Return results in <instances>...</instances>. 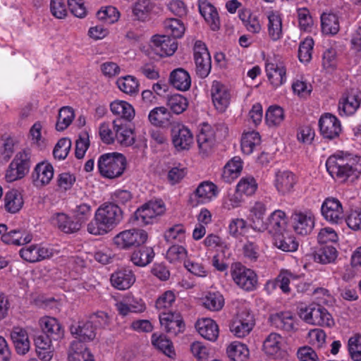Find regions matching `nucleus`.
<instances>
[{
  "mask_svg": "<svg viewBox=\"0 0 361 361\" xmlns=\"http://www.w3.org/2000/svg\"><path fill=\"white\" fill-rule=\"evenodd\" d=\"M123 219V212L118 204L105 203L97 209L87 229L92 235H104L118 225Z\"/></svg>",
  "mask_w": 361,
  "mask_h": 361,
  "instance_id": "nucleus-1",
  "label": "nucleus"
},
{
  "mask_svg": "<svg viewBox=\"0 0 361 361\" xmlns=\"http://www.w3.org/2000/svg\"><path fill=\"white\" fill-rule=\"evenodd\" d=\"M326 166L329 174L341 180L350 176L357 178L361 174V157L351 154H336L328 158Z\"/></svg>",
  "mask_w": 361,
  "mask_h": 361,
  "instance_id": "nucleus-2",
  "label": "nucleus"
},
{
  "mask_svg": "<svg viewBox=\"0 0 361 361\" xmlns=\"http://www.w3.org/2000/svg\"><path fill=\"white\" fill-rule=\"evenodd\" d=\"M100 174L107 178L120 177L126 168V157L121 153L113 152L101 155L97 162Z\"/></svg>",
  "mask_w": 361,
  "mask_h": 361,
  "instance_id": "nucleus-3",
  "label": "nucleus"
},
{
  "mask_svg": "<svg viewBox=\"0 0 361 361\" xmlns=\"http://www.w3.org/2000/svg\"><path fill=\"white\" fill-rule=\"evenodd\" d=\"M231 275L234 283L246 291L255 290L257 284V276L251 269L240 262H234L231 267Z\"/></svg>",
  "mask_w": 361,
  "mask_h": 361,
  "instance_id": "nucleus-4",
  "label": "nucleus"
},
{
  "mask_svg": "<svg viewBox=\"0 0 361 361\" xmlns=\"http://www.w3.org/2000/svg\"><path fill=\"white\" fill-rule=\"evenodd\" d=\"M164 202L161 200H150L138 208L133 214V220L138 226L152 224L153 220L165 212Z\"/></svg>",
  "mask_w": 361,
  "mask_h": 361,
  "instance_id": "nucleus-5",
  "label": "nucleus"
},
{
  "mask_svg": "<svg viewBox=\"0 0 361 361\" xmlns=\"http://www.w3.org/2000/svg\"><path fill=\"white\" fill-rule=\"evenodd\" d=\"M299 314L305 322L313 325L331 326L334 323L330 313L319 304L301 308Z\"/></svg>",
  "mask_w": 361,
  "mask_h": 361,
  "instance_id": "nucleus-6",
  "label": "nucleus"
},
{
  "mask_svg": "<svg viewBox=\"0 0 361 361\" xmlns=\"http://www.w3.org/2000/svg\"><path fill=\"white\" fill-rule=\"evenodd\" d=\"M255 325L253 314L247 307H241L230 324V331L238 338L247 336Z\"/></svg>",
  "mask_w": 361,
  "mask_h": 361,
  "instance_id": "nucleus-7",
  "label": "nucleus"
},
{
  "mask_svg": "<svg viewBox=\"0 0 361 361\" xmlns=\"http://www.w3.org/2000/svg\"><path fill=\"white\" fill-rule=\"evenodd\" d=\"M147 240V233L144 230L128 229L123 231L113 238L114 245L121 250H129L143 245Z\"/></svg>",
  "mask_w": 361,
  "mask_h": 361,
  "instance_id": "nucleus-8",
  "label": "nucleus"
},
{
  "mask_svg": "<svg viewBox=\"0 0 361 361\" xmlns=\"http://www.w3.org/2000/svg\"><path fill=\"white\" fill-rule=\"evenodd\" d=\"M30 167V154L26 151L18 152L6 170V181L11 183L23 178L28 173Z\"/></svg>",
  "mask_w": 361,
  "mask_h": 361,
  "instance_id": "nucleus-9",
  "label": "nucleus"
},
{
  "mask_svg": "<svg viewBox=\"0 0 361 361\" xmlns=\"http://www.w3.org/2000/svg\"><path fill=\"white\" fill-rule=\"evenodd\" d=\"M171 136L172 144L178 152L189 149L193 143L191 130L180 122H173L171 124Z\"/></svg>",
  "mask_w": 361,
  "mask_h": 361,
  "instance_id": "nucleus-10",
  "label": "nucleus"
},
{
  "mask_svg": "<svg viewBox=\"0 0 361 361\" xmlns=\"http://www.w3.org/2000/svg\"><path fill=\"white\" fill-rule=\"evenodd\" d=\"M294 231L300 235H307L314 227L315 217L310 210H295L290 217Z\"/></svg>",
  "mask_w": 361,
  "mask_h": 361,
  "instance_id": "nucleus-11",
  "label": "nucleus"
},
{
  "mask_svg": "<svg viewBox=\"0 0 361 361\" xmlns=\"http://www.w3.org/2000/svg\"><path fill=\"white\" fill-rule=\"evenodd\" d=\"M194 59L197 75L201 78L208 76L212 68L211 56L206 45L201 41H197L194 45Z\"/></svg>",
  "mask_w": 361,
  "mask_h": 361,
  "instance_id": "nucleus-12",
  "label": "nucleus"
},
{
  "mask_svg": "<svg viewBox=\"0 0 361 361\" xmlns=\"http://www.w3.org/2000/svg\"><path fill=\"white\" fill-rule=\"evenodd\" d=\"M217 194L218 189L215 184L209 181H204L190 195L188 204L192 207H197L200 204L211 201Z\"/></svg>",
  "mask_w": 361,
  "mask_h": 361,
  "instance_id": "nucleus-13",
  "label": "nucleus"
},
{
  "mask_svg": "<svg viewBox=\"0 0 361 361\" xmlns=\"http://www.w3.org/2000/svg\"><path fill=\"white\" fill-rule=\"evenodd\" d=\"M159 322L165 331L171 336H177L185 330L183 317L179 312H162L159 314Z\"/></svg>",
  "mask_w": 361,
  "mask_h": 361,
  "instance_id": "nucleus-14",
  "label": "nucleus"
},
{
  "mask_svg": "<svg viewBox=\"0 0 361 361\" xmlns=\"http://www.w3.org/2000/svg\"><path fill=\"white\" fill-rule=\"evenodd\" d=\"M321 212L326 221L334 224H340L344 218L342 204L334 197H328L324 201Z\"/></svg>",
  "mask_w": 361,
  "mask_h": 361,
  "instance_id": "nucleus-15",
  "label": "nucleus"
},
{
  "mask_svg": "<svg viewBox=\"0 0 361 361\" xmlns=\"http://www.w3.org/2000/svg\"><path fill=\"white\" fill-rule=\"evenodd\" d=\"M361 99L357 90L350 89L345 92L338 103V111L341 116L353 115L360 107Z\"/></svg>",
  "mask_w": 361,
  "mask_h": 361,
  "instance_id": "nucleus-16",
  "label": "nucleus"
},
{
  "mask_svg": "<svg viewBox=\"0 0 361 361\" xmlns=\"http://www.w3.org/2000/svg\"><path fill=\"white\" fill-rule=\"evenodd\" d=\"M197 142L200 152L203 156H208L211 154L216 145L215 131L209 124H203L198 135Z\"/></svg>",
  "mask_w": 361,
  "mask_h": 361,
  "instance_id": "nucleus-17",
  "label": "nucleus"
},
{
  "mask_svg": "<svg viewBox=\"0 0 361 361\" xmlns=\"http://www.w3.org/2000/svg\"><path fill=\"white\" fill-rule=\"evenodd\" d=\"M71 334L76 338L85 342L93 341L97 335L95 327L87 317L85 319L72 324L70 326Z\"/></svg>",
  "mask_w": 361,
  "mask_h": 361,
  "instance_id": "nucleus-18",
  "label": "nucleus"
},
{
  "mask_svg": "<svg viewBox=\"0 0 361 361\" xmlns=\"http://www.w3.org/2000/svg\"><path fill=\"white\" fill-rule=\"evenodd\" d=\"M269 322L272 326L288 333H294L298 329L295 318L290 312H279L271 314Z\"/></svg>",
  "mask_w": 361,
  "mask_h": 361,
  "instance_id": "nucleus-19",
  "label": "nucleus"
},
{
  "mask_svg": "<svg viewBox=\"0 0 361 361\" xmlns=\"http://www.w3.org/2000/svg\"><path fill=\"white\" fill-rule=\"evenodd\" d=\"M212 102L216 109L224 111L230 103L231 94L228 88L217 80L212 82L211 87Z\"/></svg>",
  "mask_w": 361,
  "mask_h": 361,
  "instance_id": "nucleus-20",
  "label": "nucleus"
},
{
  "mask_svg": "<svg viewBox=\"0 0 361 361\" xmlns=\"http://www.w3.org/2000/svg\"><path fill=\"white\" fill-rule=\"evenodd\" d=\"M319 126L323 137L329 140L338 137L341 131L340 121L331 114H325L321 116Z\"/></svg>",
  "mask_w": 361,
  "mask_h": 361,
  "instance_id": "nucleus-21",
  "label": "nucleus"
},
{
  "mask_svg": "<svg viewBox=\"0 0 361 361\" xmlns=\"http://www.w3.org/2000/svg\"><path fill=\"white\" fill-rule=\"evenodd\" d=\"M152 47L160 56H171L178 48L176 39L169 35H154L152 38Z\"/></svg>",
  "mask_w": 361,
  "mask_h": 361,
  "instance_id": "nucleus-22",
  "label": "nucleus"
},
{
  "mask_svg": "<svg viewBox=\"0 0 361 361\" xmlns=\"http://www.w3.org/2000/svg\"><path fill=\"white\" fill-rule=\"evenodd\" d=\"M266 72L271 85L277 87L286 80V70L283 62L276 59L266 63Z\"/></svg>",
  "mask_w": 361,
  "mask_h": 361,
  "instance_id": "nucleus-23",
  "label": "nucleus"
},
{
  "mask_svg": "<svg viewBox=\"0 0 361 361\" xmlns=\"http://www.w3.org/2000/svg\"><path fill=\"white\" fill-rule=\"evenodd\" d=\"M54 177V168L48 162L42 161L37 164L32 173L33 184L36 187L48 185Z\"/></svg>",
  "mask_w": 361,
  "mask_h": 361,
  "instance_id": "nucleus-24",
  "label": "nucleus"
},
{
  "mask_svg": "<svg viewBox=\"0 0 361 361\" xmlns=\"http://www.w3.org/2000/svg\"><path fill=\"white\" fill-rule=\"evenodd\" d=\"M110 281L115 288L127 290L135 283V276L130 269L122 268L111 274Z\"/></svg>",
  "mask_w": 361,
  "mask_h": 361,
  "instance_id": "nucleus-25",
  "label": "nucleus"
},
{
  "mask_svg": "<svg viewBox=\"0 0 361 361\" xmlns=\"http://www.w3.org/2000/svg\"><path fill=\"white\" fill-rule=\"evenodd\" d=\"M266 210V205L262 202H256L251 207L249 221L253 230L261 233L267 231L268 226L264 221Z\"/></svg>",
  "mask_w": 361,
  "mask_h": 361,
  "instance_id": "nucleus-26",
  "label": "nucleus"
},
{
  "mask_svg": "<svg viewBox=\"0 0 361 361\" xmlns=\"http://www.w3.org/2000/svg\"><path fill=\"white\" fill-rule=\"evenodd\" d=\"M40 326L45 334L44 336L50 340L58 341L61 339L64 336V331L59 322L50 317H44L39 320Z\"/></svg>",
  "mask_w": 361,
  "mask_h": 361,
  "instance_id": "nucleus-27",
  "label": "nucleus"
},
{
  "mask_svg": "<svg viewBox=\"0 0 361 361\" xmlns=\"http://www.w3.org/2000/svg\"><path fill=\"white\" fill-rule=\"evenodd\" d=\"M199 11L210 28L218 30L220 27V20L216 8L206 0L199 1Z\"/></svg>",
  "mask_w": 361,
  "mask_h": 361,
  "instance_id": "nucleus-28",
  "label": "nucleus"
},
{
  "mask_svg": "<svg viewBox=\"0 0 361 361\" xmlns=\"http://www.w3.org/2000/svg\"><path fill=\"white\" fill-rule=\"evenodd\" d=\"M198 333L205 339L215 341L219 334V326L210 318H202L195 324Z\"/></svg>",
  "mask_w": 361,
  "mask_h": 361,
  "instance_id": "nucleus-29",
  "label": "nucleus"
},
{
  "mask_svg": "<svg viewBox=\"0 0 361 361\" xmlns=\"http://www.w3.org/2000/svg\"><path fill=\"white\" fill-rule=\"evenodd\" d=\"M10 336L16 353L19 355H25L30 348L27 331L20 327H13Z\"/></svg>",
  "mask_w": 361,
  "mask_h": 361,
  "instance_id": "nucleus-30",
  "label": "nucleus"
},
{
  "mask_svg": "<svg viewBox=\"0 0 361 361\" xmlns=\"http://www.w3.org/2000/svg\"><path fill=\"white\" fill-rule=\"evenodd\" d=\"M296 183L295 175L288 171H279L276 174L275 187L281 195H286L292 192Z\"/></svg>",
  "mask_w": 361,
  "mask_h": 361,
  "instance_id": "nucleus-31",
  "label": "nucleus"
},
{
  "mask_svg": "<svg viewBox=\"0 0 361 361\" xmlns=\"http://www.w3.org/2000/svg\"><path fill=\"white\" fill-rule=\"evenodd\" d=\"M84 342L77 339L71 343L68 350V361H87L94 358L92 354L83 343Z\"/></svg>",
  "mask_w": 361,
  "mask_h": 361,
  "instance_id": "nucleus-32",
  "label": "nucleus"
},
{
  "mask_svg": "<svg viewBox=\"0 0 361 361\" xmlns=\"http://www.w3.org/2000/svg\"><path fill=\"white\" fill-rule=\"evenodd\" d=\"M267 223V229L273 235L285 231L286 215L283 211L276 210L271 213Z\"/></svg>",
  "mask_w": 361,
  "mask_h": 361,
  "instance_id": "nucleus-33",
  "label": "nucleus"
},
{
  "mask_svg": "<svg viewBox=\"0 0 361 361\" xmlns=\"http://www.w3.org/2000/svg\"><path fill=\"white\" fill-rule=\"evenodd\" d=\"M35 341L38 357L42 361H50L54 355L51 341L44 335H39Z\"/></svg>",
  "mask_w": 361,
  "mask_h": 361,
  "instance_id": "nucleus-34",
  "label": "nucleus"
},
{
  "mask_svg": "<svg viewBox=\"0 0 361 361\" xmlns=\"http://www.w3.org/2000/svg\"><path fill=\"white\" fill-rule=\"evenodd\" d=\"M170 82L175 88L180 91L189 90L191 85L189 73L181 68H176L171 73Z\"/></svg>",
  "mask_w": 361,
  "mask_h": 361,
  "instance_id": "nucleus-35",
  "label": "nucleus"
},
{
  "mask_svg": "<svg viewBox=\"0 0 361 361\" xmlns=\"http://www.w3.org/2000/svg\"><path fill=\"white\" fill-rule=\"evenodd\" d=\"M274 236V245L283 252H294L298 247L295 238L287 232H282Z\"/></svg>",
  "mask_w": 361,
  "mask_h": 361,
  "instance_id": "nucleus-36",
  "label": "nucleus"
},
{
  "mask_svg": "<svg viewBox=\"0 0 361 361\" xmlns=\"http://www.w3.org/2000/svg\"><path fill=\"white\" fill-rule=\"evenodd\" d=\"M337 257L338 251L332 245H322L313 253L314 261L322 264L334 262Z\"/></svg>",
  "mask_w": 361,
  "mask_h": 361,
  "instance_id": "nucleus-37",
  "label": "nucleus"
},
{
  "mask_svg": "<svg viewBox=\"0 0 361 361\" xmlns=\"http://www.w3.org/2000/svg\"><path fill=\"white\" fill-rule=\"evenodd\" d=\"M243 169L241 159L233 157L224 167L221 178L226 183H231L235 179Z\"/></svg>",
  "mask_w": 361,
  "mask_h": 361,
  "instance_id": "nucleus-38",
  "label": "nucleus"
},
{
  "mask_svg": "<svg viewBox=\"0 0 361 361\" xmlns=\"http://www.w3.org/2000/svg\"><path fill=\"white\" fill-rule=\"evenodd\" d=\"M154 8V4L152 0H137L133 8V16L137 20L147 21Z\"/></svg>",
  "mask_w": 361,
  "mask_h": 361,
  "instance_id": "nucleus-39",
  "label": "nucleus"
},
{
  "mask_svg": "<svg viewBox=\"0 0 361 361\" xmlns=\"http://www.w3.org/2000/svg\"><path fill=\"white\" fill-rule=\"evenodd\" d=\"M113 125L116 140L119 143L126 146H129L134 143L133 131L123 126L121 119L114 120Z\"/></svg>",
  "mask_w": 361,
  "mask_h": 361,
  "instance_id": "nucleus-40",
  "label": "nucleus"
},
{
  "mask_svg": "<svg viewBox=\"0 0 361 361\" xmlns=\"http://www.w3.org/2000/svg\"><path fill=\"white\" fill-rule=\"evenodd\" d=\"M139 247V249L133 252L130 260L136 266L145 267L149 264L154 258V250L150 247L141 245Z\"/></svg>",
  "mask_w": 361,
  "mask_h": 361,
  "instance_id": "nucleus-41",
  "label": "nucleus"
},
{
  "mask_svg": "<svg viewBox=\"0 0 361 361\" xmlns=\"http://www.w3.org/2000/svg\"><path fill=\"white\" fill-rule=\"evenodd\" d=\"M110 109L114 114L121 116L119 119L130 121L135 116V111L132 105L124 101H114L111 103Z\"/></svg>",
  "mask_w": 361,
  "mask_h": 361,
  "instance_id": "nucleus-42",
  "label": "nucleus"
},
{
  "mask_svg": "<svg viewBox=\"0 0 361 361\" xmlns=\"http://www.w3.org/2000/svg\"><path fill=\"white\" fill-rule=\"evenodd\" d=\"M23 205V196L18 190L13 189L6 192L4 197V207L7 212L16 213Z\"/></svg>",
  "mask_w": 361,
  "mask_h": 361,
  "instance_id": "nucleus-43",
  "label": "nucleus"
},
{
  "mask_svg": "<svg viewBox=\"0 0 361 361\" xmlns=\"http://www.w3.org/2000/svg\"><path fill=\"white\" fill-rule=\"evenodd\" d=\"M54 220L59 228L66 233H73L80 228V223L71 220L68 215L63 213L56 214Z\"/></svg>",
  "mask_w": 361,
  "mask_h": 361,
  "instance_id": "nucleus-44",
  "label": "nucleus"
},
{
  "mask_svg": "<svg viewBox=\"0 0 361 361\" xmlns=\"http://www.w3.org/2000/svg\"><path fill=\"white\" fill-rule=\"evenodd\" d=\"M227 355L231 361H245L249 356V350L245 344L233 342L227 348Z\"/></svg>",
  "mask_w": 361,
  "mask_h": 361,
  "instance_id": "nucleus-45",
  "label": "nucleus"
},
{
  "mask_svg": "<svg viewBox=\"0 0 361 361\" xmlns=\"http://www.w3.org/2000/svg\"><path fill=\"white\" fill-rule=\"evenodd\" d=\"M261 141L259 133L250 131L243 135L241 139V149L244 154H250L255 147L259 145Z\"/></svg>",
  "mask_w": 361,
  "mask_h": 361,
  "instance_id": "nucleus-46",
  "label": "nucleus"
},
{
  "mask_svg": "<svg viewBox=\"0 0 361 361\" xmlns=\"http://www.w3.org/2000/svg\"><path fill=\"white\" fill-rule=\"evenodd\" d=\"M321 23L322 32L326 34L335 35L340 28L338 18L334 13H323Z\"/></svg>",
  "mask_w": 361,
  "mask_h": 361,
  "instance_id": "nucleus-47",
  "label": "nucleus"
},
{
  "mask_svg": "<svg viewBox=\"0 0 361 361\" xmlns=\"http://www.w3.org/2000/svg\"><path fill=\"white\" fill-rule=\"evenodd\" d=\"M282 344V337L276 333H271L267 336L263 343V350L266 354L274 355L278 353Z\"/></svg>",
  "mask_w": 361,
  "mask_h": 361,
  "instance_id": "nucleus-48",
  "label": "nucleus"
},
{
  "mask_svg": "<svg viewBox=\"0 0 361 361\" xmlns=\"http://www.w3.org/2000/svg\"><path fill=\"white\" fill-rule=\"evenodd\" d=\"M164 27L166 32L176 39L183 37L185 27L183 22L178 18H168L164 22Z\"/></svg>",
  "mask_w": 361,
  "mask_h": 361,
  "instance_id": "nucleus-49",
  "label": "nucleus"
},
{
  "mask_svg": "<svg viewBox=\"0 0 361 361\" xmlns=\"http://www.w3.org/2000/svg\"><path fill=\"white\" fill-rule=\"evenodd\" d=\"M75 117L73 109L70 106H63L60 109L58 119L56 123V129L62 131L66 129L73 122Z\"/></svg>",
  "mask_w": 361,
  "mask_h": 361,
  "instance_id": "nucleus-50",
  "label": "nucleus"
},
{
  "mask_svg": "<svg viewBox=\"0 0 361 361\" xmlns=\"http://www.w3.org/2000/svg\"><path fill=\"white\" fill-rule=\"evenodd\" d=\"M257 189V183L254 177L251 176L243 177L236 185L238 194L251 196L254 195Z\"/></svg>",
  "mask_w": 361,
  "mask_h": 361,
  "instance_id": "nucleus-51",
  "label": "nucleus"
},
{
  "mask_svg": "<svg viewBox=\"0 0 361 361\" xmlns=\"http://www.w3.org/2000/svg\"><path fill=\"white\" fill-rule=\"evenodd\" d=\"M268 32L272 40H278L282 37V20L281 17L274 13L268 16Z\"/></svg>",
  "mask_w": 361,
  "mask_h": 361,
  "instance_id": "nucleus-52",
  "label": "nucleus"
},
{
  "mask_svg": "<svg viewBox=\"0 0 361 361\" xmlns=\"http://www.w3.org/2000/svg\"><path fill=\"white\" fill-rule=\"evenodd\" d=\"M203 306L211 311H219L224 305V296L219 292L209 293L203 298Z\"/></svg>",
  "mask_w": 361,
  "mask_h": 361,
  "instance_id": "nucleus-53",
  "label": "nucleus"
},
{
  "mask_svg": "<svg viewBox=\"0 0 361 361\" xmlns=\"http://www.w3.org/2000/svg\"><path fill=\"white\" fill-rule=\"evenodd\" d=\"M116 85L120 90L126 94H134L138 92L139 83L133 76L120 78L117 80Z\"/></svg>",
  "mask_w": 361,
  "mask_h": 361,
  "instance_id": "nucleus-54",
  "label": "nucleus"
},
{
  "mask_svg": "<svg viewBox=\"0 0 361 361\" xmlns=\"http://www.w3.org/2000/svg\"><path fill=\"white\" fill-rule=\"evenodd\" d=\"M169 112L164 106L155 107L148 115L149 122L154 126L161 127L169 120Z\"/></svg>",
  "mask_w": 361,
  "mask_h": 361,
  "instance_id": "nucleus-55",
  "label": "nucleus"
},
{
  "mask_svg": "<svg viewBox=\"0 0 361 361\" xmlns=\"http://www.w3.org/2000/svg\"><path fill=\"white\" fill-rule=\"evenodd\" d=\"M185 230L182 224H176L164 233L165 240L171 244L181 243L185 240Z\"/></svg>",
  "mask_w": 361,
  "mask_h": 361,
  "instance_id": "nucleus-56",
  "label": "nucleus"
},
{
  "mask_svg": "<svg viewBox=\"0 0 361 361\" xmlns=\"http://www.w3.org/2000/svg\"><path fill=\"white\" fill-rule=\"evenodd\" d=\"M167 106L173 113L180 114L186 110L188 102L185 97L176 94L168 98Z\"/></svg>",
  "mask_w": 361,
  "mask_h": 361,
  "instance_id": "nucleus-57",
  "label": "nucleus"
},
{
  "mask_svg": "<svg viewBox=\"0 0 361 361\" xmlns=\"http://www.w3.org/2000/svg\"><path fill=\"white\" fill-rule=\"evenodd\" d=\"M284 119V113L281 107L278 106H270L266 112L265 120L269 126L279 125Z\"/></svg>",
  "mask_w": 361,
  "mask_h": 361,
  "instance_id": "nucleus-58",
  "label": "nucleus"
},
{
  "mask_svg": "<svg viewBox=\"0 0 361 361\" xmlns=\"http://www.w3.org/2000/svg\"><path fill=\"white\" fill-rule=\"evenodd\" d=\"M312 38L307 37L300 42L298 49V58L302 63H308L312 59V50L314 47Z\"/></svg>",
  "mask_w": 361,
  "mask_h": 361,
  "instance_id": "nucleus-59",
  "label": "nucleus"
},
{
  "mask_svg": "<svg viewBox=\"0 0 361 361\" xmlns=\"http://www.w3.org/2000/svg\"><path fill=\"white\" fill-rule=\"evenodd\" d=\"M243 254L250 261L256 262L260 255L259 245L252 238L247 239L243 246Z\"/></svg>",
  "mask_w": 361,
  "mask_h": 361,
  "instance_id": "nucleus-60",
  "label": "nucleus"
},
{
  "mask_svg": "<svg viewBox=\"0 0 361 361\" xmlns=\"http://www.w3.org/2000/svg\"><path fill=\"white\" fill-rule=\"evenodd\" d=\"M120 13L114 6H106L102 8L97 13V16L100 20H103L108 24H112L116 22L119 18Z\"/></svg>",
  "mask_w": 361,
  "mask_h": 361,
  "instance_id": "nucleus-61",
  "label": "nucleus"
},
{
  "mask_svg": "<svg viewBox=\"0 0 361 361\" xmlns=\"http://www.w3.org/2000/svg\"><path fill=\"white\" fill-rule=\"evenodd\" d=\"M152 343L155 348L169 356L173 352L172 343L165 336H157L154 334L152 336Z\"/></svg>",
  "mask_w": 361,
  "mask_h": 361,
  "instance_id": "nucleus-62",
  "label": "nucleus"
},
{
  "mask_svg": "<svg viewBox=\"0 0 361 361\" xmlns=\"http://www.w3.org/2000/svg\"><path fill=\"white\" fill-rule=\"evenodd\" d=\"M92 207L87 203H80L77 204L74 209H72L74 217L77 220L76 222L80 224L87 221L91 216Z\"/></svg>",
  "mask_w": 361,
  "mask_h": 361,
  "instance_id": "nucleus-63",
  "label": "nucleus"
},
{
  "mask_svg": "<svg viewBox=\"0 0 361 361\" xmlns=\"http://www.w3.org/2000/svg\"><path fill=\"white\" fill-rule=\"evenodd\" d=\"M348 351L353 361H361V335H355L349 339Z\"/></svg>",
  "mask_w": 361,
  "mask_h": 361,
  "instance_id": "nucleus-64",
  "label": "nucleus"
}]
</instances>
